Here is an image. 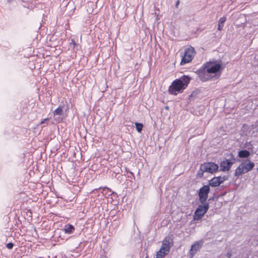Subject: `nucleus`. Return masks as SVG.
Masks as SVG:
<instances>
[{"mask_svg": "<svg viewBox=\"0 0 258 258\" xmlns=\"http://www.w3.org/2000/svg\"><path fill=\"white\" fill-rule=\"evenodd\" d=\"M222 62L221 59H210L204 63L197 70V74L200 80L203 82L218 79L221 74Z\"/></svg>", "mask_w": 258, "mask_h": 258, "instance_id": "f257e3e1", "label": "nucleus"}, {"mask_svg": "<svg viewBox=\"0 0 258 258\" xmlns=\"http://www.w3.org/2000/svg\"><path fill=\"white\" fill-rule=\"evenodd\" d=\"M191 78L186 75H183L175 79L169 87V93L173 95L182 93L186 88Z\"/></svg>", "mask_w": 258, "mask_h": 258, "instance_id": "f03ea898", "label": "nucleus"}, {"mask_svg": "<svg viewBox=\"0 0 258 258\" xmlns=\"http://www.w3.org/2000/svg\"><path fill=\"white\" fill-rule=\"evenodd\" d=\"M254 167L253 162L249 159L244 160L235 170L234 176L239 178L242 174L251 171Z\"/></svg>", "mask_w": 258, "mask_h": 258, "instance_id": "7ed1b4c3", "label": "nucleus"}, {"mask_svg": "<svg viewBox=\"0 0 258 258\" xmlns=\"http://www.w3.org/2000/svg\"><path fill=\"white\" fill-rule=\"evenodd\" d=\"M209 208V204L208 203H204L198 206L197 209L194 212L193 219L195 221L200 220L203 216L207 213Z\"/></svg>", "mask_w": 258, "mask_h": 258, "instance_id": "20e7f679", "label": "nucleus"}, {"mask_svg": "<svg viewBox=\"0 0 258 258\" xmlns=\"http://www.w3.org/2000/svg\"><path fill=\"white\" fill-rule=\"evenodd\" d=\"M196 53L195 49H185L183 53H181L182 59L180 64L184 65L190 62L192 60Z\"/></svg>", "mask_w": 258, "mask_h": 258, "instance_id": "39448f33", "label": "nucleus"}, {"mask_svg": "<svg viewBox=\"0 0 258 258\" xmlns=\"http://www.w3.org/2000/svg\"><path fill=\"white\" fill-rule=\"evenodd\" d=\"M219 166L218 164L214 162L205 163L201 165L200 170L211 173H214L218 171Z\"/></svg>", "mask_w": 258, "mask_h": 258, "instance_id": "423d86ee", "label": "nucleus"}, {"mask_svg": "<svg viewBox=\"0 0 258 258\" xmlns=\"http://www.w3.org/2000/svg\"><path fill=\"white\" fill-rule=\"evenodd\" d=\"M210 190V188L208 185H204L200 188L198 195L199 201L201 203L203 204L206 202L208 199Z\"/></svg>", "mask_w": 258, "mask_h": 258, "instance_id": "0eeeda50", "label": "nucleus"}, {"mask_svg": "<svg viewBox=\"0 0 258 258\" xmlns=\"http://www.w3.org/2000/svg\"><path fill=\"white\" fill-rule=\"evenodd\" d=\"M235 161V158H233L232 160L224 159L220 163V170L224 172L229 171L231 168L232 165L234 163Z\"/></svg>", "mask_w": 258, "mask_h": 258, "instance_id": "6e6552de", "label": "nucleus"}, {"mask_svg": "<svg viewBox=\"0 0 258 258\" xmlns=\"http://www.w3.org/2000/svg\"><path fill=\"white\" fill-rule=\"evenodd\" d=\"M204 244V241L201 240L195 242L191 246L190 249L189 255L190 257L192 258L194 256L197 251L200 249Z\"/></svg>", "mask_w": 258, "mask_h": 258, "instance_id": "1a4fd4ad", "label": "nucleus"}, {"mask_svg": "<svg viewBox=\"0 0 258 258\" xmlns=\"http://www.w3.org/2000/svg\"><path fill=\"white\" fill-rule=\"evenodd\" d=\"M170 247V238L168 237H166L163 241L160 249L169 252Z\"/></svg>", "mask_w": 258, "mask_h": 258, "instance_id": "9d476101", "label": "nucleus"}, {"mask_svg": "<svg viewBox=\"0 0 258 258\" xmlns=\"http://www.w3.org/2000/svg\"><path fill=\"white\" fill-rule=\"evenodd\" d=\"M63 231L66 234H71L75 231V227L71 224H67L64 226Z\"/></svg>", "mask_w": 258, "mask_h": 258, "instance_id": "9b49d317", "label": "nucleus"}, {"mask_svg": "<svg viewBox=\"0 0 258 258\" xmlns=\"http://www.w3.org/2000/svg\"><path fill=\"white\" fill-rule=\"evenodd\" d=\"M250 155V152L246 150H242L238 152V156L240 158H248Z\"/></svg>", "mask_w": 258, "mask_h": 258, "instance_id": "f8f14e48", "label": "nucleus"}, {"mask_svg": "<svg viewBox=\"0 0 258 258\" xmlns=\"http://www.w3.org/2000/svg\"><path fill=\"white\" fill-rule=\"evenodd\" d=\"M209 185L212 187H217L220 185V182L217 177H214L209 181Z\"/></svg>", "mask_w": 258, "mask_h": 258, "instance_id": "ddd939ff", "label": "nucleus"}, {"mask_svg": "<svg viewBox=\"0 0 258 258\" xmlns=\"http://www.w3.org/2000/svg\"><path fill=\"white\" fill-rule=\"evenodd\" d=\"M226 20V18L225 17H223L222 18H221L218 21V30L219 31H221L223 26Z\"/></svg>", "mask_w": 258, "mask_h": 258, "instance_id": "4468645a", "label": "nucleus"}, {"mask_svg": "<svg viewBox=\"0 0 258 258\" xmlns=\"http://www.w3.org/2000/svg\"><path fill=\"white\" fill-rule=\"evenodd\" d=\"M168 252L161 250H160L157 252L156 258H164L166 254H167Z\"/></svg>", "mask_w": 258, "mask_h": 258, "instance_id": "2eb2a0df", "label": "nucleus"}, {"mask_svg": "<svg viewBox=\"0 0 258 258\" xmlns=\"http://www.w3.org/2000/svg\"><path fill=\"white\" fill-rule=\"evenodd\" d=\"M135 126L138 133H141L143 130V124L142 123L136 122Z\"/></svg>", "mask_w": 258, "mask_h": 258, "instance_id": "dca6fc26", "label": "nucleus"}, {"mask_svg": "<svg viewBox=\"0 0 258 258\" xmlns=\"http://www.w3.org/2000/svg\"><path fill=\"white\" fill-rule=\"evenodd\" d=\"M62 111V107L61 106H58L56 109L53 111V114L54 115H60Z\"/></svg>", "mask_w": 258, "mask_h": 258, "instance_id": "f3484780", "label": "nucleus"}, {"mask_svg": "<svg viewBox=\"0 0 258 258\" xmlns=\"http://www.w3.org/2000/svg\"><path fill=\"white\" fill-rule=\"evenodd\" d=\"M245 147L247 148L248 150H252V145L251 144L250 142H246L244 144Z\"/></svg>", "mask_w": 258, "mask_h": 258, "instance_id": "a211bd4d", "label": "nucleus"}, {"mask_svg": "<svg viewBox=\"0 0 258 258\" xmlns=\"http://www.w3.org/2000/svg\"><path fill=\"white\" fill-rule=\"evenodd\" d=\"M217 178L218 179V180L220 182V184L224 182V181L227 179V177L225 176H217Z\"/></svg>", "mask_w": 258, "mask_h": 258, "instance_id": "6ab92c4d", "label": "nucleus"}, {"mask_svg": "<svg viewBox=\"0 0 258 258\" xmlns=\"http://www.w3.org/2000/svg\"><path fill=\"white\" fill-rule=\"evenodd\" d=\"M14 244L12 242H9L7 244L6 247L9 249H11L13 247Z\"/></svg>", "mask_w": 258, "mask_h": 258, "instance_id": "aec40b11", "label": "nucleus"}, {"mask_svg": "<svg viewBox=\"0 0 258 258\" xmlns=\"http://www.w3.org/2000/svg\"><path fill=\"white\" fill-rule=\"evenodd\" d=\"M206 171H203L202 170H199V172H198V175L200 176V177H202L203 176V174L204 172H205Z\"/></svg>", "mask_w": 258, "mask_h": 258, "instance_id": "412c9836", "label": "nucleus"}, {"mask_svg": "<svg viewBox=\"0 0 258 258\" xmlns=\"http://www.w3.org/2000/svg\"><path fill=\"white\" fill-rule=\"evenodd\" d=\"M227 256L229 258H230L231 256V253L230 252H228L227 253Z\"/></svg>", "mask_w": 258, "mask_h": 258, "instance_id": "4be33fe9", "label": "nucleus"}, {"mask_svg": "<svg viewBox=\"0 0 258 258\" xmlns=\"http://www.w3.org/2000/svg\"><path fill=\"white\" fill-rule=\"evenodd\" d=\"M46 120H48V119H44L43 120H42V121L41 122V124H43V123H44L45 122V121H46Z\"/></svg>", "mask_w": 258, "mask_h": 258, "instance_id": "5701e85b", "label": "nucleus"}, {"mask_svg": "<svg viewBox=\"0 0 258 258\" xmlns=\"http://www.w3.org/2000/svg\"><path fill=\"white\" fill-rule=\"evenodd\" d=\"M129 173H130L132 175H133V176L134 177V178H135V176H134V173H133L132 172L130 171V172H129Z\"/></svg>", "mask_w": 258, "mask_h": 258, "instance_id": "b1692460", "label": "nucleus"}, {"mask_svg": "<svg viewBox=\"0 0 258 258\" xmlns=\"http://www.w3.org/2000/svg\"><path fill=\"white\" fill-rule=\"evenodd\" d=\"M108 189V190H111L110 189H109L108 187H103V190H104V189Z\"/></svg>", "mask_w": 258, "mask_h": 258, "instance_id": "393cba45", "label": "nucleus"}, {"mask_svg": "<svg viewBox=\"0 0 258 258\" xmlns=\"http://www.w3.org/2000/svg\"><path fill=\"white\" fill-rule=\"evenodd\" d=\"M165 108V109H166V110L168 109V106H166Z\"/></svg>", "mask_w": 258, "mask_h": 258, "instance_id": "a878e982", "label": "nucleus"}, {"mask_svg": "<svg viewBox=\"0 0 258 258\" xmlns=\"http://www.w3.org/2000/svg\"><path fill=\"white\" fill-rule=\"evenodd\" d=\"M212 200V198H210V199H209V201H211V200Z\"/></svg>", "mask_w": 258, "mask_h": 258, "instance_id": "bb28decb", "label": "nucleus"}, {"mask_svg": "<svg viewBox=\"0 0 258 258\" xmlns=\"http://www.w3.org/2000/svg\"><path fill=\"white\" fill-rule=\"evenodd\" d=\"M179 2L176 3V6L178 5Z\"/></svg>", "mask_w": 258, "mask_h": 258, "instance_id": "cd10ccee", "label": "nucleus"}, {"mask_svg": "<svg viewBox=\"0 0 258 258\" xmlns=\"http://www.w3.org/2000/svg\"><path fill=\"white\" fill-rule=\"evenodd\" d=\"M146 258H147V257H146Z\"/></svg>", "mask_w": 258, "mask_h": 258, "instance_id": "c85d7f7f", "label": "nucleus"}]
</instances>
